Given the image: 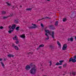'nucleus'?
I'll use <instances>...</instances> for the list:
<instances>
[{"label": "nucleus", "instance_id": "nucleus-5", "mask_svg": "<svg viewBox=\"0 0 76 76\" xmlns=\"http://www.w3.org/2000/svg\"><path fill=\"white\" fill-rule=\"evenodd\" d=\"M67 46L66 44H65L64 45L62 48V50H66V48H67Z\"/></svg>", "mask_w": 76, "mask_h": 76}, {"label": "nucleus", "instance_id": "nucleus-37", "mask_svg": "<svg viewBox=\"0 0 76 76\" xmlns=\"http://www.w3.org/2000/svg\"><path fill=\"white\" fill-rule=\"evenodd\" d=\"M40 48V47H39V46L37 48V50H38Z\"/></svg>", "mask_w": 76, "mask_h": 76}, {"label": "nucleus", "instance_id": "nucleus-45", "mask_svg": "<svg viewBox=\"0 0 76 76\" xmlns=\"http://www.w3.org/2000/svg\"><path fill=\"white\" fill-rule=\"evenodd\" d=\"M50 1V0H47L46 1Z\"/></svg>", "mask_w": 76, "mask_h": 76}, {"label": "nucleus", "instance_id": "nucleus-48", "mask_svg": "<svg viewBox=\"0 0 76 76\" xmlns=\"http://www.w3.org/2000/svg\"><path fill=\"white\" fill-rule=\"evenodd\" d=\"M4 61H6V59L4 58Z\"/></svg>", "mask_w": 76, "mask_h": 76}, {"label": "nucleus", "instance_id": "nucleus-21", "mask_svg": "<svg viewBox=\"0 0 76 76\" xmlns=\"http://www.w3.org/2000/svg\"><path fill=\"white\" fill-rule=\"evenodd\" d=\"M49 47L51 49H54V46L52 45H50Z\"/></svg>", "mask_w": 76, "mask_h": 76}, {"label": "nucleus", "instance_id": "nucleus-2", "mask_svg": "<svg viewBox=\"0 0 76 76\" xmlns=\"http://www.w3.org/2000/svg\"><path fill=\"white\" fill-rule=\"evenodd\" d=\"M76 55H75L73 57L71 58L69 60V62L72 61V63H75L76 62Z\"/></svg>", "mask_w": 76, "mask_h": 76}, {"label": "nucleus", "instance_id": "nucleus-38", "mask_svg": "<svg viewBox=\"0 0 76 76\" xmlns=\"http://www.w3.org/2000/svg\"><path fill=\"white\" fill-rule=\"evenodd\" d=\"M50 64V66L52 64V63H51V61H50L49 62Z\"/></svg>", "mask_w": 76, "mask_h": 76}, {"label": "nucleus", "instance_id": "nucleus-31", "mask_svg": "<svg viewBox=\"0 0 76 76\" xmlns=\"http://www.w3.org/2000/svg\"><path fill=\"white\" fill-rule=\"evenodd\" d=\"M30 54H33V52H30L28 53V54L29 55Z\"/></svg>", "mask_w": 76, "mask_h": 76}, {"label": "nucleus", "instance_id": "nucleus-4", "mask_svg": "<svg viewBox=\"0 0 76 76\" xmlns=\"http://www.w3.org/2000/svg\"><path fill=\"white\" fill-rule=\"evenodd\" d=\"M45 35L46 36V37H45V40H48L49 39V36H48V34L46 33Z\"/></svg>", "mask_w": 76, "mask_h": 76}, {"label": "nucleus", "instance_id": "nucleus-46", "mask_svg": "<svg viewBox=\"0 0 76 76\" xmlns=\"http://www.w3.org/2000/svg\"><path fill=\"white\" fill-rule=\"evenodd\" d=\"M12 46H13L14 48V47H15V44H13Z\"/></svg>", "mask_w": 76, "mask_h": 76}, {"label": "nucleus", "instance_id": "nucleus-9", "mask_svg": "<svg viewBox=\"0 0 76 76\" xmlns=\"http://www.w3.org/2000/svg\"><path fill=\"white\" fill-rule=\"evenodd\" d=\"M27 70H29L30 69H31V67L30 66L28 65H27L26 66V67L25 68Z\"/></svg>", "mask_w": 76, "mask_h": 76}, {"label": "nucleus", "instance_id": "nucleus-8", "mask_svg": "<svg viewBox=\"0 0 76 76\" xmlns=\"http://www.w3.org/2000/svg\"><path fill=\"white\" fill-rule=\"evenodd\" d=\"M45 32H46V34H50V35H51V32L49 30H45Z\"/></svg>", "mask_w": 76, "mask_h": 76}, {"label": "nucleus", "instance_id": "nucleus-16", "mask_svg": "<svg viewBox=\"0 0 76 76\" xmlns=\"http://www.w3.org/2000/svg\"><path fill=\"white\" fill-rule=\"evenodd\" d=\"M57 43L58 45H59V47H60V48H61V44H60V42H59L58 41H57Z\"/></svg>", "mask_w": 76, "mask_h": 76}, {"label": "nucleus", "instance_id": "nucleus-42", "mask_svg": "<svg viewBox=\"0 0 76 76\" xmlns=\"http://www.w3.org/2000/svg\"><path fill=\"white\" fill-rule=\"evenodd\" d=\"M46 19H51V18H49L48 17H46Z\"/></svg>", "mask_w": 76, "mask_h": 76}, {"label": "nucleus", "instance_id": "nucleus-60", "mask_svg": "<svg viewBox=\"0 0 76 76\" xmlns=\"http://www.w3.org/2000/svg\"><path fill=\"white\" fill-rule=\"evenodd\" d=\"M50 13H52V12H50Z\"/></svg>", "mask_w": 76, "mask_h": 76}, {"label": "nucleus", "instance_id": "nucleus-13", "mask_svg": "<svg viewBox=\"0 0 76 76\" xmlns=\"http://www.w3.org/2000/svg\"><path fill=\"white\" fill-rule=\"evenodd\" d=\"M8 56L9 57H14V56L12 55L11 54H9L8 55Z\"/></svg>", "mask_w": 76, "mask_h": 76}, {"label": "nucleus", "instance_id": "nucleus-32", "mask_svg": "<svg viewBox=\"0 0 76 76\" xmlns=\"http://www.w3.org/2000/svg\"><path fill=\"white\" fill-rule=\"evenodd\" d=\"M15 43L16 44H18L19 43V41H18L15 42Z\"/></svg>", "mask_w": 76, "mask_h": 76}, {"label": "nucleus", "instance_id": "nucleus-29", "mask_svg": "<svg viewBox=\"0 0 76 76\" xmlns=\"http://www.w3.org/2000/svg\"><path fill=\"white\" fill-rule=\"evenodd\" d=\"M2 14H3V15H5L6 14V12L5 11H2L1 12Z\"/></svg>", "mask_w": 76, "mask_h": 76}, {"label": "nucleus", "instance_id": "nucleus-59", "mask_svg": "<svg viewBox=\"0 0 76 76\" xmlns=\"http://www.w3.org/2000/svg\"><path fill=\"white\" fill-rule=\"evenodd\" d=\"M41 66H42V65H41Z\"/></svg>", "mask_w": 76, "mask_h": 76}, {"label": "nucleus", "instance_id": "nucleus-49", "mask_svg": "<svg viewBox=\"0 0 76 76\" xmlns=\"http://www.w3.org/2000/svg\"><path fill=\"white\" fill-rule=\"evenodd\" d=\"M41 20V19H39V20H38V21H40V20Z\"/></svg>", "mask_w": 76, "mask_h": 76}, {"label": "nucleus", "instance_id": "nucleus-56", "mask_svg": "<svg viewBox=\"0 0 76 76\" xmlns=\"http://www.w3.org/2000/svg\"><path fill=\"white\" fill-rule=\"evenodd\" d=\"M63 75H64H64H65V74H63Z\"/></svg>", "mask_w": 76, "mask_h": 76}, {"label": "nucleus", "instance_id": "nucleus-41", "mask_svg": "<svg viewBox=\"0 0 76 76\" xmlns=\"http://www.w3.org/2000/svg\"><path fill=\"white\" fill-rule=\"evenodd\" d=\"M66 64H64L63 66V67H64V66H66Z\"/></svg>", "mask_w": 76, "mask_h": 76}, {"label": "nucleus", "instance_id": "nucleus-33", "mask_svg": "<svg viewBox=\"0 0 76 76\" xmlns=\"http://www.w3.org/2000/svg\"><path fill=\"white\" fill-rule=\"evenodd\" d=\"M7 18H8V17H4L3 18V19H7Z\"/></svg>", "mask_w": 76, "mask_h": 76}, {"label": "nucleus", "instance_id": "nucleus-36", "mask_svg": "<svg viewBox=\"0 0 76 76\" xmlns=\"http://www.w3.org/2000/svg\"><path fill=\"white\" fill-rule=\"evenodd\" d=\"M3 28H4L2 26H1L0 27V29H3Z\"/></svg>", "mask_w": 76, "mask_h": 76}, {"label": "nucleus", "instance_id": "nucleus-25", "mask_svg": "<svg viewBox=\"0 0 76 76\" xmlns=\"http://www.w3.org/2000/svg\"><path fill=\"white\" fill-rule=\"evenodd\" d=\"M44 45L43 44L40 45H39V47H44Z\"/></svg>", "mask_w": 76, "mask_h": 76}, {"label": "nucleus", "instance_id": "nucleus-52", "mask_svg": "<svg viewBox=\"0 0 76 76\" xmlns=\"http://www.w3.org/2000/svg\"><path fill=\"white\" fill-rule=\"evenodd\" d=\"M0 61H2V59L0 58Z\"/></svg>", "mask_w": 76, "mask_h": 76}, {"label": "nucleus", "instance_id": "nucleus-19", "mask_svg": "<svg viewBox=\"0 0 76 76\" xmlns=\"http://www.w3.org/2000/svg\"><path fill=\"white\" fill-rule=\"evenodd\" d=\"M14 48H15V50H19V48H18V47L17 46H15V47H14Z\"/></svg>", "mask_w": 76, "mask_h": 76}, {"label": "nucleus", "instance_id": "nucleus-30", "mask_svg": "<svg viewBox=\"0 0 76 76\" xmlns=\"http://www.w3.org/2000/svg\"><path fill=\"white\" fill-rule=\"evenodd\" d=\"M49 27L50 28H53V25H50L49 26Z\"/></svg>", "mask_w": 76, "mask_h": 76}, {"label": "nucleus", "instance_id": "nucleus-7", "mask_svg": "<svg viewBox=\"0 0 76 76\" xmlns=\"http://www.w3.org/2000/svg\"><path fill=\"white\" fill-rule=\"evenodd\" d=\"M13 40H16V41H18V36L17 35H15L14 37L12 38Z\"/></svg>", "mask_w": 76, "mask_h": 76}, {"label": "nucleus", "instance_id": "nucleus-47", "mask_svg": "<svg viewBox=\"0 0 76 76\" xmlns=\"http://www.w3.org/2000/svg\"><path fill=\"white\" fill-rule=\"evenodd\" d=\"M75 41H76V36L75 37Z\"/></svg>", "mask_w": 76, "mask_h": 76}, {"label": "nucleus", "instance_id": "nucleus-51", "mask_svg": "<svg viewBox=\"0 0 76 76\" xmlns=\"http://www.w3.org/2000/svg\"><path fill=\"white\" fill-rule=\"evenodd\" d=\"M18 47H20V45H18Z\"/></svg>", "mask_w": 76, "mask_h": 76}, {"label": "nucleus", "instance_id": "nucleus-26", "mask_svg": "<svg viewBox=\"0 0 76 76\" xmlns=\"http://www.w3.org/2000/svg\"><path fill=\"white\" fill-rule=\"evenodd\" d=\"M16 29L17 31L19 30V27H17L16 28Z\"/></svg>", "mask_w": 76, "mask_h": 76}, {"label": "nucleus", "instance_id": "nucleus-24", "mask_svg": "<svg viewBox=\"0 0 76 76\" xmlns=\"http://www.w3.org/2000/svg\"><path fill=\"white\" fill-rule=\"evenodd\" d=\"M1 64L2 65V66H3L4 68V64H3V62H1Z\"/></svg>", "mask_w": 76, "mask_h": 76}, {"label": "nucleus", "instance_id": "nucleus-27", "mask_svg": "<svg viewBox=\"0 0 76 76\" xmlns=\"http://www.w3.org/2000/svg\"><path fill=\"white\" fill-rule=\"evenodd\" d=\"M63 62H64V60H62L59 61V63H63Z\"/></svg>", "mask_w": 76, "mask_h": 76}, {"label": "nucleus", "instance_id": "nucleus-14", "mask_svg": "<svg viewBox=\"0 0 76 76\" xmlns=\"http://www.w3.org/2000/svg\"><path fill=\"white\" fill-rule=\"evenodd\" d=\"M63 64L61 63H59L58 62H57L55 64L56 66H58L59 65H62Z\"/></svg>", "mask_w": 76, "mask_h": 76}, {"label": "nucleus", "instance_id": "nucleus-57", "mask_svg": "<svg viewBox=\"0 0 76 76\" xmlns=\"http://www.w3.org/2000/svg\"><path fill=\"white\" fill-rule=\"evenodd\" d=\"M65 74H66V72H65Z\"/></svg>", "mask_w": 76, "mask_h": 76}, {"label": "nucleus", "instance_id": "nucleus-53", "mask_svg": "<svg viewBox=\"0 0 76 76\" xmlns=\"http://www.w3.org/2000/svg\"><path fill=\"white\" fill-rule=\"evenodd\" d=\"M30 35H32V32H30Z\"/></svg>", "mask_w": 76, "mask_h": 76}, {"label": "nucleus", "instance_id": "nucleus-28", "mask_svg": "<svg viewBox=\"0 0 76 76\" xmlns=\"http://www.w3.org/2000/svg\"><path fill=\"white\" fill-rule=\"evenodd\" d=\"M6 3L7 4V6H10V5H11L10 4L7 2H6Z\"/></svg>", "mask_w": 76, "mask_h": 76}, {"label": "nucleus", "instance_id": "nucleus-6", "mask_svg": "<svg viewBox=\"0 0 76 76\" xmlns=\"http://www.w3.org/2000/svg\"><path fill=\"white\" fill-rule=\"evenodd\" d=\"M14 29L12 27L10 28V30L8 31V32L10 34H12V32L13 31Z\"/></svg>", "mask_w": 76, "mask_h": 76}, {"label": "nucleus", "instance_id": "nucleus-3", "mask_svg": "<svg viewBox=\"0 0 76 76\" xmlns=\"http://www.w3.org/2000/svg\"><path fill=\"white\" fill-rule=\"evenodd\" d=\"M32 25H34V27L33 26H28V28H29V29H32V28H37V26H36V24H33V23H32Z\"/></svg>", "mask_w": 76, "mask_h": 76}, {"label": "nucleus", "instance_id": "nucleus-1", "mask_svg": "<svg viewBox=\"0 0 76 76\" xmlns=\"http://www.w3.org/2000/svg\"><path fill=\"white\" fill-rule=\"evenodd\" d=\"M30 68L32 67L30 71V73L31 75H35V73H36V71H37V69L36 65L34 64L33 63H31L30 64Z\"/></svg>", "mask_w": 76, "mask_h": 76}, {"label": "nucleus", "instance_id": "nucleus-61", "mask_svg": "<svg viewBox=\"0 0 76 76\" xmlns=\"http://www.w3.org/2000/svg\"><path fill=\"white\" fill-rule=\"evenodd\" d=\"M44 76H47V75H44Z\"/></svg>", "mask_w": 76, "mask_h": 76}, {"label": "nucleus", "instance_id": "nucleus-34", "mask_svg": "<svg viewBox=\"0 0 76 76\" xmlns=\"http://www.w3.org/2000/svg\"><path fill=\"white\" fill-rule=\"evenodd\" d=\"M13 14H10V15H9V16H10V17H12V16H13Z\"/></svg>", "mask_w": 76, "mask_h": 76}, {"label": "nucleus", "instance_id": "nucleus-50", "mask_svg": "<svg viewBox=\"0 0 76 76\" xmlns=\"http://www.w3.org/2000/svg\"><path fill=\"white\" fill-rule=\"evenodd\" d=\"M52 29H53V30H54V28H52Z\"/></svg>", "mask_w": 76, "mask_h": 76}, {"label": "nucleus", "instance_id": "nucleus-39", "mask_svg": "<svg viewBox=\"0 0 76 76\" xmlns=\"http://www.w3.org/2000/svg\"><path fill=\"white\" fill-rule=\"evenodd\" d=\"M58 69H61V68H62V67L61 66H59L58 67Z\"/></svg>", "mask_w": 76, "mask_h": 76}, {"label": "nucleus", "instance_id": "nucleus-10", "mask_svg": "<svg viewBox=\"0 0 76 76\" xmlns=\"http://www.w3.org/2000/svg\"><path fill=\"white\" fill-rule=\"evenodd\" d=\"M68 41H73V37H72L71 38H69L68 39Z\"/></svg>", "mask_w": 76, "mask_h": 76}, {"label": "nucleus", "instance_id": "nucleus-18", "mask_svg": "<svg viewBox=\"0 0 76 76\" xmlns=\"http://www.w3.org/2000/svg\"><path fill=\"white\" fill-rule=\"evenodd\" d=\"M58 21H56L55 24V25L56 26H57V25H58Z\"/></svg>", "mask_w": 76, "mask_h": 76}, {"label": "nucleus", "instance_id": "nucleus-58", "mask_svg": "<svg viewBox=\"0 0 76 76\" xmlns=\"http://www.w3.org/2000/svg\"><path fill=\"white\" fill-rule=\"evenodd\" d=\"M37 22H38V21H37Z\"/></svg>", "mask_w": 76, "mask_h": 76}, {"label": "nucleus", "instance_id": "nucleus-22", "mask_svg": "<svg viewBox=\"0 0 76 76\" xmlns=\"http://www.w3.org/2000/svg\"><path fill=\"white\" fill-rule=\"evenodd\" d=\"M63 22H66L67 21V19L66 18H64L63 20Z\"/></svg>", "mask_w": 76, "mask_h": 76}, {"label": "nucleus", "instance_id": "nucleus-11", "mask_svg": "<svg viewBox=\"0 0 76 76\" xmlns=\"http://www.w3.org/2000/svg\"><path fill=\"white\" fill-rule=\"evenodd\" d=\"M53 39H54V31H52V35H51Z\"/></svg>", "mask_w": 76, "mask_h": 76}, {"label": "nucleus", "instance_id": "nucleus-15", "mask_svg": "<svg viewBox=\"0 0 76 76\" xmlns=\"http://www.w3.org/2000/svg\"><path fill=\"white\" fill-rule=\"evenodd\" d=\"M21 38H25V34H23L21 35L20 36Z\"/></svg>", "mask_w": 76, "mask_h": 76}, {"label": "nucleus", "instance_id": "nucleus-55", "mask_svg": "<svg viewBox=\"0 0 76 76\" xmlns=\"http://www.w3.org/2000/svg\"><path fill=\"white\" fill-rule=\"evenodd\" d=\"M20 7H22V6H21V5H20Z\"/></svg>", "mask_w": 76, "mask_h": 76}, {"label": "nucleus", "instance_id": "nucleus-20", "mask_svg": "<svg viewBox=\"0 0 76 76\" xmlns=\"http://www.w3.org/2000/svg\"><path fill=\"white\" fill-rule=\"evenodd\" d=\"M32 8H27L26 9V10H28V11H30V10H32Z\"/></svg>", "mask_w": 76, "mask_h": 76}, {"label": "nucleus", "instance_id": "nucleus-12", "mask_svg": "<svg viewBox=\"0 0 76 76\" xmlns=\"http://www.w3.org/2000/svg\"><path fill=\"white\" fill-rule=\"evenodd\" d=\"M14 23H16L17 24L19 23V21H18V19H15L14 20Z\"/></svg>", "mask_w": 76, "mask_h": 76}, {"label": "nucleus", "instance_id": "nucleus-40", "mask_svg": "<svg viewBox=\"0 0 76 76\" xmlns=\"http://www.w3.org/2000/svg\"><path fill=\"white\" fill-rule=\"evenodd\" d=\"M46 19V17L45 18H42V19H41V20H42L43 19Z\"/></svg>", "mask_w": 76, "mask_h": 76}, {"label": "nucleus", "instance_id": "nucleus-43", "mask_svg": "<svg viewBox=\"0 0 76 76\" xmlns=\"http://www.w3.org/2000/svg\"><path fill=\"white\" fill-rule=\"evenodd\" d=\"M12 9L14 10L15 9V7L14 6H12Z\"/></svg>", "mask_w": 76, "mask_h": 76}, {"label": "nucleus", "instance_id": "nucleus-35", "mask_svg": "<svg viewBox=\"0 0 76 76\" xmlns=\"http://www.w3.org/2000/svg\"><path fill=\"white\" fill-rule=\"evenodd\" d=\"M40 25L41 27H44V25H43V24H42V23Z\"/></svg>", "mask_w": 76, "mask_h": 76}, {"label": "nucleus", "instance_id": "nucleus-23", "mask_svg": "<svg viewBox=\"0 0 76 76\" xmlns=\"http://www.w3.org/2000/svg\"><path fill=\"white\" fill-rule=\"evenodd\" d=\"M72 74L74 76H75V75H76V72H72Z\"/></svg>", "mask_w": 76, "mask_h": 76}, {"label": "nucleus", "instance_id": "nucleus-17", "mask_svg": "<svg viewBox=\"0 0 76 76\" xmlns=\"http://www.w3.org/2000/svg\"><path fill=\"white\" fill-rule=\"evenodd\" d=\"M16 25L14 24L12 26V28L14 29H15V28L16 27Z\"/></svg>", "mask_w": 76, "mask_h": 76}, {"label": "nucleus", "instance_id": "nucleus-44", "mask_svg": "<svg viewBox=\"0 0 76 76\" xmlns=\"http://www.w3.org/2000/svg\"><path fill=\"white\" fill-rule=\"evenodd\" d=\"M70 72V75H72V72Z\"/></svg>", "mask_w": 76, "mask_h": 76}, {"label": "nucleus", "instance_id": "nucleus-54", "mask_svg": "<svg viewBox=\"0 0 76 76\" xmlns=\"http://www.w3.org/2000/svg\"><path fill=\"white\" fill-rule=\"evenodd\" d=\"M11 27V26H10V27H9V28H10Z\"/></svg>", "mask_w": 76, "mask_h": 76}]
</instances>
